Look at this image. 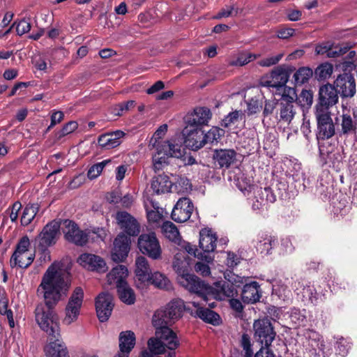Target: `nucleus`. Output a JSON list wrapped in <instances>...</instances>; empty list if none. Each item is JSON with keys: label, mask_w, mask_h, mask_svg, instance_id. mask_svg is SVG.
Returning <instances> with one entry per match:
<instances>
[{"label": "nucleus", "mask_w": 357, "mask_h": 357, "mask_svg": "<svg viewBox=\"0 0 357 357\" xmlns=\"http://www.w3.org/2000/svg\"><path fill=\"white\" fill-rule=\"evenodd\" d=\"M209 263H207L205 261H199L196 263L195 266V269L197 273L201 274L203 276H208L211 274L210 267L208 266Z\"/></svg>", "instance_id": "64"}, {"label": "nucleus", "mask_w": 357, "mask_h": 357, "mask_svg": "<svg viewBox=\"0 0 357 357\" xmlns=\"http://www.w3.org/2000/svg\"><path fill=\"white\" fill-rule=\"evenodd\" d=\"M242 117V112L241 111H234L229 113L223 120L222 126L229 127L238 121L239 119Z\"/></svg>", "instance_id": "58"}, {"label": "nucleus", "mask_w": 357, "mask_h": 357, "mask_svg": "<svg viewBox=\"0 0 357 357\" xmlns=\"http://www.w3.org/2000/svg\"><path fill=\"white\" fill-rule=\"evenodd\" d=\"M215 162L220 167H229L236 160V153L233 149L216 150L213 155Z\"/></svg>", "instance_id": "27"}, {"label": "nucleus", "mask_w": 357, "mask_h": 357, "mask_svg": "<svg viewBox=\"0 0 357 357\" xmlns=\"http://www.w3.org/2000/svg\"><path fill=\"white\" fill-rule=\"evenodd\" d=\"M294 250V247L289 238L287 237L281 240L280 252L282 255H287L291 253Z\"/></svg>", "instance_id": "62"}, {"label": "nucleus", "mask_w": 357, "mask_h": 357, "mask_svg": "<svg viewBox=\"0 0 357 357\" xmlns=\"http://www.w3.org/2000/svg\"><path fill=\"white\" fill-rule=\"evenodd\" d=\"M77 127L78 124L76 121H70L67 123L57 133V138L61 139V137L73 132Z\"/></svg>", "instance_id": "60"}, {"label": "nucleus", "mask_w": 357, "mask_h": 357, "mask_svg": "<svg viewBox=\"0 0 357 357\" xmlns=\"http://www.w3.org/2000/svg\"><path fill=\"white\" fill-rule=\"evenodd\" d=\"M138 248L140 252L153 259L161 257L162 249L155 233L142 234L138 238Z\"/></svg>", "instance_id": "5"}, {"label": "nucleus", "mask_w": 357, "mask_h": 357, "mask_svg": "<svg viewBox=\"0 0 357 357\" xmlns=\"http://www.w3.org/2000/svg\"><path fill=\"white\" fill-rule=\"evenodd\" d=\"M297 107L289 102H280V121L290 123L296 114Z\"/></svg>", "instance_id": "39"}, {"label": "nucleus", "mask_w": 357, "mask_h": 357, "mask_svg": "<svg viewBox=\"0 0 357 357\" xmlns=\"http://www.w3.org/2000/svg\"><path fill=\"white\" fill-rule=\"evenodd\" d=\"M120 228L129 236H137L139 233V225L137 220L126 211L117 213L116 217Z\"/></svg>", "instance_id": "20"}, {"label": "nucleus", "mask_w": 357, "mask_h": 357, "mask_svg": "<svg viewBox=\"0 0 357 357\" xmlns=\"http://www.w3.org/2000/svg\"><path fill=\"white\" fill-rule=\"evenodd\" d=\"M238 188L247 196L248 199L251 198V194L257 185L253 183L252 176H249L243 173L240 174L236 180Z\"/></svg>", "instance_id": "33"}, {"label": "nucleus", "mask_w": 357, "mask_h": 357, "mask_svg": "<svg viewBox=\"0 0 357 357\" xmlns=\"http://www.w3.org/2000/svg\"><path fill=\"white\" fill-rule=\"evenodd\" d=\"M183 135L185 137L184 143L186 147L192 150H198L204 146L203 131L201 129L185 127Z\"/></svg>", "instance_id": "18"}, {"label": "nucleus", "mask_w": 357, "mask_h": 357, "mask_svg": "<svg viewBox=\"0 0 357 357\" xmlns=\"http://www.w3.org/2000/svg\"><path fill=\"white\" fill-rule=\"evenodd\" d=\"M246 278L248 280L243 284L244 286L241 294L242 300L244 303H255L261 296L260 286L257 282H250V278L248 277Z\"/></svg>", "instance_id": "21"}, {"label": "nucleus", "mask_w": 357, "mask_h": 357, "mask_svg": "<svg viewBox=\"0 0 357 357\" xmlns=\"http://www.w3.org/2000/svg\"><path fill=\"white\" fill-rule=\"evenodd\" d=\"M254 337L264 346H270L275 337V332L269 319H262L253 324Z\"/></svg>", "instance_id": "6"}, {"label": "nucleus", "mask_w": 357, "mask_h": 357, "mask_svg": "<svg viewBox=\"0 0 357 357\" xmlns=\"http://www.w3.org/2000/svg\"><path fill=\"white\" fill-rule=\"evenodd\" d=\"M177 245L180 247L181 250H185L187 253L197 257L202 261H205L207 263H212L213 261V257L208 254L199 253L196 254L197 250L195 245L190 244L182 239L177 243Z\"/></svg>", "instance_id": "41"}, {"label": "nucleus", "mask_w": 357, "mask_h": 357, "mask_svg": "<svg viewBox=\"0 0 357 357\" xmlns=\"http://www.w3.org/2000/svg\"><path fill=\"white\" fill-rule=\"evenodd\" d=\"M130 238L123 233L119 234L114 241L111 257L114 261H123L130 251Z\"/></svg>", "instance_id": "9"}, {"label": "nucleus", "mask_w": 357, "mask_h": 357, "mask_svg": "<svg viewBox=\"0 0 357 357\" xmlns=\"http://www.w3.org/2000/svg\"><path fill=\"white\" fill-rule=\"evenodd\" d=\"M162 231L167 238L176 245L181 239L177 227L172 222H165L162 226Z\"/></svg>", "instance_id": "42"}, {"label": "nucleus", "mask_w": 357, "mask_h": 357, "mask_svg": "<svg viewBox=\"0 0 357 357\" xmlns=\"http://www.w3.org/2000/svg\"><path fill=\"white\" fill-rule=\"evenodd\" d=\"M349 49L348 46L332 47L328 44H322L316 47L315 52L317 54H326V57L335 58L344 55Z\"/></svg>", "instance_id": "29"}, {"label": "nucleus", "mask_w": 357, "mask_h": 357, "mask_svg": "<svg viewBox=\"0 0 357 357\" xmlns=\"http://www.w3.org/2000/svg\"><path fill=\"white\" fill-rule=\"evenodd\" d=\"M340 126L337 132L340 136H348L357 132V109L353 110L352 116L349 114H343L337 121Z\"/></svg>", "instance_id": "16"}, {"label": "nucleus", "mask_w": 357, "mask_h": 357, "mask_svg": "<svg viewBox=\"0 0 357 357\" xmlns=\"http://www.w3.org/2000/svg\"><path fill=\"white\" fill-rule=\"evenodd\" d=\"M188 266L189 263L185 257L177 253L174 257L173 268L177 273L178 282L190 292L201 297L205 302H208L211 298L224 301L236 296L237 289L248 280L245 277L236 275L231 271H226L224 273L226 281L215 282L214 287H211L194 274L190 273Z\"/></svg>", "instance_id": "2"}, {"label": "nucleus", "mask_w": 357, "mask_h": 357, "mask_svg": "<svg viewBox=\"0 0 357 357\" xmlns=\"http://www.w3.org/2000/svg\"><path fill=\"white\" fill-rule=\"evenodd\" d=\"M290 318L292 322L297 325H301L305 319V314L297 308H293L290 312Z\"/></svg>", "instance_id": "63"}, {"label": "nucleus", "mask_w": 357, "mask_h": 357, "mask_svg": "<svg viewBox=\"0 0 357 357\" xmlns=\"http://www.w3.org/2000/svg\"><path fill=\"white\" fill-rule=\"evenodd\" d=\"M39 210L38 204H28L23 210L21 216V224L23 226L29 225L36 217Z\"/></svg>", "instance_id": "43"}, {"label": "nucleus", "mask_w": 357, "mask_h": 357, "mask_svg": "<svg viewBox=\"0 0 357 357\" xmlns=\"http://www.w3.org/2000/svg\"><path fill=\"white\" fill-rule=\"evenodd\" d=\"M319 152L321 156L325 160V163H332L333 165H335L342 160L340 151L331 145L327 147L321 146Z\"/></svg>", "instance_id": "34"}, {"label": "nucleus", "mask_w": 357, "mask_h": 357, "mask_svg": "<svg viewBox=\"0 0 357 357\" xmlns=\"http://www.w3.org/2000/svg\"><path fill=\"white\" fill-rule=\"evenodd\" d=\"M315 116L317 121L319 136L321 139H328L335 135V129L331 112L321 107L315 111Z\"/></svg>", "instance_id": "7"}, {"label": "nucleus", "mask_w": 357, "mask_h": 357, "mask_svg": "<svg viewBox=\"0 0 357 357\" xmlns=\"http://www.w3.org/2000/svg\"><path fill=\"white\" fill-rule=\"evenodd\" d=\"M13 25L16 26V32L19 36L28 33L31 29V23L26 19H22L18 22H15Z\"/></svg>", "instance_id": "59"}, {"label": "nucleus", "mask_w": 357, "mask_h": 357, "mask_svg": "<svg viewBox=\"0 0 357 357\" xmlns=\"http://www.w3.org/2000/svg\"><path fill=\"white\" fill-rule=\"evenodd\" d=\"M284 56V53H279L275 55L269 56L258 61L261 67H271L277 64Z\"/></svg>", "instance_id": "56"}, {"label": "nucleus", "mask_w": 357, "mask_h": 357, "mask_svg": "<svg viewBox=\"0 0 357 357\" xmlns=\"http://www.w3.org/2000/svg\"><path fill=\"white\" fill-rule=\"evenodd\" d=\"M211 113L206 107H197L185 118V127L199 128V126L206 125L211 119Z\"/></svg>", "instance_id": "15"}, {"label": "nucleus", "mask_w": 357, "mask_h": 357, "mask_svg": "<svg viewBox=\"0 0 357 357\" xmlns=\"http://www.w3.org/2000/svg\"><path fill=\"white\" fill-rule=\"evenodd\" d=\"M149 278V280L146 281V285L151 284L158 289L165 290H169L172 287L167 277L159 271L151 273Z\"/></svg>", "instance_id": "35"}, {"label": "nucleus", "mask_w": 357, "mask_h": 357, "mask_svg": "<svg viewBox=\"0 0 357 357\" xmlns=\"http://www.w3.org/2000/svg\"><path fill=\"white\" fill-rule=\"evenodd\" d=\"M60 262H54L44 273L37 292L45 304L38 305L35 311L36 321L40 328L53 338L59 337L58 317L52 308L66 295L69 284L65 280Z\"/></svg>", "instance_id": "1"}, {"label": "nucleus", "mask_w": 357, "mask_h": 357, "mask_svg": "<svg viewBox=\"0 0 357 357\" xmlns=\"http://www.w3.org/2000/svg\"><path fill=\"white\" fill-rule=\"evenodd\" d=\"M319 102L315 106L316 110L323 107L329 111V107L337 103L338 100L337 91L331 84H326L319 89Z\"/></svg>", "instance_id": "14"}, {"label": "nucleus", "mask_w": 357, "mask_h": 357, "mask_svg": "<svg viewBox=\"0 0 357 357\" xmlns=\"http://www.w3.org/2000/svg\"><path fill=\"white\" fill-rule=\"evenodd\" d=\"M173 323L162 307L156 310L152 317V324L155 331L162 328H169Z\"/></svg>", "instance_id": "37"}, {"label": "nucleus", "mask_w": 357, "mask_h": 357, "mask_svg": "<svg viewBox=\"0 0 357 357\" xmlns=\"http://www.w3.org/2000/svg\"><path fill=\"white\" fill-rule=\"evenodd\" d=\"M63 232L66 239L78 245H84L88 240V234L79 229L76 223L70 220L63 221Z\"/></svg>", "instance_id": "8"}, {"label": "nucleus", "mask_w": 357, "mask_h": 357, "mask_svg": "<svg viewBox=\"0 0 357 357\" xmlns=\"http://www.w3.org/2000/svg\"><path fill=\"white\" fill-rule=\"evenodd\" d=\"M191 189L192 185L189 179L185 177L179 176L173 183L172 191L178 194H185L190 192Z\"/></svg>", "instance_id": "45"}, {"label": "nucleus", "mask_w": 357, "mask_h": 357, "mask_svg": "<svg viewBox=\"0 0 357 357\" xmlns=\"http://www.w3.org/2000/svg\"><path fill=\"white\" fill-rule=\"evenodd\" d=\"M162 308L174 323L182 317L186 309L184 301L180 298L172 300Z\"/></svg>", "instance_id": "26"}, {"label": "nucleus", "mask_w": 357, "mask_h": 357, "mask_svg": "<svg viewBox=\"0 0 357 357\" xmlns=\"http://www.w3.org/2000/svg\"><path fill=\"white\" fill-rule=\"evenodd\" d=\"M124 135L125 133L121 130L105 133L99 137L98 142L101 147L111 149L121 144Z\"/></svg>", "instance_id": "25"}, {"label": "nucleus", "mask_w": 357, "mask_h": 357, "mask_svg": "<svg viewBox=\"0 0 357 357\" xmlns=\"http://www.w3.org/2000/svg\"><path fill=\"white\" fill-rule=\"evenodd\" d=\"M55 341L50 342L45 348L47 357H70L65 344L55 338Z\"/></svg>", "instance_id": "32"}, {"label": "nucleus", "mask_w": 357, "mask_h": 357, "mask_svg": "<svg viewBox=\"0 0 357 357\" xmlns=\"http://www.w3.org/2000/svg\"><path fill=\"white\" fill-rule=\"evenodd\" d=\"M167 131V125L163 124L160 126L156 131L154 132L153 137H151L149 143V146L153 148L160 147L159 146V140L162 139L166 134Z\"/></svg>", "instance_id": "54"}, {"label": "nucleus", "mask_w": 357, "mask_h": 357, "mask_svg": "<svg viewBox=\"0 0 357 357\" xmlns=\"http://www.w3.org/2000/svg\"><path fill=\"white\" fill-rule=\"evenodd\" d=\"M259 56V54H255L250 52L241 53L238 55L236 60L231 63V65L243 66L257 59Z\"/></svg>", "instance_id": "53"}, {"label": "nucleus", "mask_w": 357, "mask_h": 357, "mask_svg": "<svg viewBox=\"0 0 357 357\" xmlns=\"http://www.w3.org/2000/svg\"><path fill=\"white\" fill-rule=\"evenodd\" d=\"M112 162L111 159L104 160L100 162H98L93 165L88 171L87 176L90 179L96 178L100 173L102 172L103 169L109 163Z\"/></svg>", "instance_id": "51"}, {"label": "nucleus", "mask_w": 357, "mask_h": 357, "mask_svg": "<svg viewBox=\"0 0 357 357\" xmlns=\"http://www.w3.org/2000/svg\"><path fill=\"white\" fill-rule=\"evenodd\" d=\"M241 346L245 351V357H252L253 352L251 349L250 338L248 334H243L241 339Z\"/></svg>", "instance_id": "61"}, {"label": "nucleus", "mask_w": 357, "mask_h": 357, "mask_svg": "<svg viewBox=\"0 0 357 357\" xmlns=\"http://www.w3.org/2000/svg\"><path fill=\"white\" fill-rule=\"evenodd\" d=\"M151 187L155 194H164L172 191L173 183L168 176L160 174L153 178Z\"/></svg>", "instance_id": "28"}, {"label": "nucleus", "mask_w": 357, "mask_h": 357, "mask_svg": "<svg viewBox=\"0 0 357 357\" xmlns=\"http://www.w3.org/2000/svg\"><path fill=\"white\" fill-rule=\"evenodd\" d=\"M222 130L217 127H213L206 133L203 132V140H204V145L206 144H213L221 137Z\"/></svg>", "instance_id": "52"}, {"label": "nucleus", "mask_w": 357, "mask_h": 357, "mask_svg": "<svg viewBox=\"0 0 357 357\" xmlns=\"http://www.w3.org/2000/svg\"><path fill=\"white\" fill-rule=\"evenodd\" d=\"M335 89L342 97L351 98L356 93V82L349 73L340 75L335 81Z\"/></svg>", "instance_id": "13"}, {"label": "nucleus", "mask_w": 357, "mask_h": 357, "mask_svg": "<svg viewBox=\"0 0 357 357\" xmlns=\"http://www.w3.org/2000/svg\"><path fill=\"white\" fill-rule=\"evenodd\" d=\"M312 75V70L307 67L299 68L294 74L293 78L296 85H301L307 82Z\"/></svg>", "instance_id": "47"}, {"label": "nucleus", "mask_w": 357, "mask_h": 357, "mask_svg": "<svg viewBox=\"0 0 357 357\" xmlns=\"http://www.w3.org/2000/svg\"><path fill=\"white\" fill-rule=\"evenodd\" d=\"M250 199L252 202V208L257 211L263 208L268 203H273L276 198L269 188H262L257 186L251 194Z\"/></svg>", "instance_id": "10"}, {"label": "nucleus", "mask_w": 357, "mask_h": 357, "mask_svg": "<svg viewBox=\"0 0 357 357\" xmlns=\"http://www.w3.org/2000/svg\"><path fill=\"white\" fill-rule=\"evenodd\" d=\"M135 275L137 279V286L138 288H142L146 285V281L149 280L151 275L149 265L146 259L144 257H139L135 261Z\"/></svg>", "instance_id": "24"}, {"label": "nucleus", "mask_w": 357, "mask_h": 357, "mask_svg": "<svg viewBox=\"0 0 357 357\" xmlns=\"http://www.w3.org/2000/svg\"><path fill=\"white\" fill-rule=\"evenodd\" d=\"M77 261L81 266L88 270L104 273L107 269L105 261L100 257L95 255L82 254Z\"/></svg>", "instance_id": "19"}, {"label": "nucleus", "mask_w": 357, "mask_h": 357, "mask_svg": "<svg viewBox=\"0 0 357 357\" xmlns=\"http://www.w3.org/2000/svg\"><path fill=\"white\" fill-rule=\"evenodd\" d=\"M120 353H123L129 356L130 352L135 345V335L131 331H123L120 333L119 337Z\"/></svg>", "instance_id": "30"}, {"label": "nucleus", "mask_w": 357, "mask_h": 357, "mask_svg": "<svg viewBox=\"0 0 357 357\" xmlns=\"http://www.w3.org/2000/svg\"><path fill=\"white\" fill-rule=\"evenodd\" d=\"M289 73L286 68L279 66L272 70L269 79L261 82V85L267 87L276 88L277 90L286 86L289 79Z\"/></svg>", "instance_id": "17"}, {"label": "nucleus", "mask_w": 357, "mask_h": 357, "mask_svg": "<svg viewBox=\"0 0 357 357\" xmlns=\"http://www.w3.org/2000/svg\"><path fill=\"white\" fill-rule=\"evenodd\" d=\"M194 206L188 197L180 198L172 212V218L177 222H184L190 219Z\"/></svg>", "instance_id": "11"}, {"label": "nucleus", "mask_w": 357, "mask_h": 357, "mask_svg": "<svg viewBox=\"0 0 357 357\" xmlns=\"http://www.w3.org/2000/svg\"><path fill=\"white\" fill-rule=\"evenodd\" d=\"M278 91L281 93V102L294 104L297 99V94L294 88L286 86Z\"/></svg>", "instance_id": "49"}, {"label": "nucleus", "mask_w": 357, "mask_h": 357, "mask_svg": "<svg viewBox=\"0 0 357 357\" xmlns=\"http://www.w3.org/2000/svg\"><path fill=\"white\" fill-rule=\"evenodd\" d=\"M333 72V65L324 63L319 66L315 70V75L319 79L329 78Z\"/></svg>", "instance_id": "50"}, {"label": "nucleus", "mask_w": 357, "mask_h": 357, "mask_svg": "<svg viewBox=\"0 0 357 357\" xmlns=\"http://www.w3.org/2000/svg\"><path fill=\"white\" fill-rule=\"evenodd\" d=\"M276 243V240L271 236H261L257 238L255 247L257 251L264 255L271 253L273 248Z\"/></svg>", "instance_id": "38"}, {"label": "nucleus", "mask_w": 357, "mask_h": 357, "mask_svg": "<svg viewBox=\"0 0 357 357\" xmlns=\"http://www.w3.org/2000/svg\"><path fill=\"white\" fill-rule=\"evenodd\" d=\"M135 106V102L134 100H128L114 105L112 108V112L115 116H122L125 112L128 111L130 108H133Z\"/></svg>", "instance_id": "55"}, {"label": "nucleus", "mask_w": 357, "mask_h": 357, "mask_svg": "<svg viewBox=\"0 0 357 357\" xmlns=\"http://www.w3.org/2000/svg\"><path fill=\"white\" fill-rule=\"evenodd\" d=\"M128 275L127 268L123 265H119L107 274V280L109 284H115L118 287L120 284L126 282V278Z\"/></svg>", "instance_id": "31"}, {"label": "nucleus", "mask_w": 357, "mask_h": 357, "mask_svg": "<svg viewBox=\"0 0 357 357\" xmlns=\"http://www.w3.org/2000/svg\"><path fill=\"white\" fill-rule=\"evenodd\" d=\"M113 307V296L112 294L102 292L98 296L96 301V308L97 316L101 322L109 319Z\"/></svg>", "instance_id": "12"}, {"label": "nucleus", "mask_w": 357, "mask_h": 357, "mask_svg": "<svg viewBox=\"0 0 357 357\" xmlns=\"http://www.w3.org/2000/svg\"><path fill=\"white\" fill-rule=\"evenodd\" d=\"M192 303L194 307H197L196 315L199 318L213 325L219 324L220 316L218 314L210 309L199 307V304L195 301Z\"/></svg>", "instance_id": "36"}, {"label": "nucleus", "mask_w": 357, "mask_h": 357, "mask_svg": "<svg viewBox=\"0 0 357 357\" xmlns=\"http://www.w3.org/2000/svg\"><path fill=\"white\" fill-rule=\"evenodd\" d=\"M305 336L310 341V345L315 351L318 349L320 351H324L325 344L322 340V337L318 333L312 330H309L306 332Z\"/></svg>", "instance_id": "44"}, {"label": "nucleus", "mask_w": 357, "mask_h": 357, "mask_svg": "<svg viewBox=\"0 0 357 357\" xmlns=\"http://www.w3.org/2000/svg\"><path fill=\"white\" fill-rule=\"evenodd\" d=\"M217 236L211 229L204 228L199 232V247L204 254L213 252L216 248Z\"/></svg>", "instance_id": "23"}, {"label": "nucleus", "mask_w": 357, "mask_h": 357, "mask_svg": "<svg viewBox=\"0 0 357 357\" xmlns=\"http://www.w3.org/2000/svg\"><path fill=\"white\" fill-rule=\"evenodd\" d=\"M350 349L349 342L344 338H340L335 346L336 354L342 357H344L347 355Z\"/></svg>", "instance_id": "57"}, {"label": "nucleus", "mask_w": 357, "mask_h": 357, "mask_svg": "<svg viewBox=\"0 0 357 357\" xmlns=\"http://www.w3.org/2000/svg\"><path fill=\"white\" fill-rule=\"evenodd\" d=\"M29 248V238L26 236L21 238L10 258V265L22 268H26L31 265L34 259L35 255L30 250Z\"/></svg>", "instance_id": "3"}, {"label": "nucleus", "mask_w": 357, "mask_h": 357, "mask_svg": "<svg viewBox=\"0 0 357 357\" xmlns=\"http://www.w3.org/2000/svg\"><path fill=\"white\" fill-rule=\"evenodd\" d=\"M60 223L57 221H52L48 223L40 234V243L45 246L54 244L56 238L59 234Z\"/></svg>", "instance_id": "22"}, {"label": "nucleus", "mask_w": 357, "mask_h": 357, "mask_svg": "<svg viewBox=\"0 0 357 357\" xmlns=\"http://www.w3.org/2000/svg\"><path fill=\"white\" fill-rule=\"evenodd\" d=\"M156 151V153L153 155V167L155 171H158L167 163L168 156L161 146L157 147Z\"/></svg>", "instance_id": "46"}, {"label": "nucleus", "mask_w": 357, "mask_h": 357, "mask_svg": "<svg viewBox=\"0 0 357 357\" xmlns=\"http://www.w3.org/2000/svg\"><path fill=\"white\" fill-rule=\"evenodd\" d=\"M161 147L168 157L179 158L183 155V151L181 149V146L178 144H172L169 142H164Z\"/></svg>", "instance_id": "48"}, {"label": "nucleus", "mask_w": 357, "mask_h": 357, "mask_svg": "<svg viewBox=\"0 0 357 357\" xmlns=\"http://www.w3.org/2000/svg\"><path fill=\"white\" fill-rule=\"evenodd\" d=\"M116 289L119 298L122 302L128 305H132L135 303V294L127 282L119 284Z\"/></svg>", "instance_id": "40"}, {"label": "nucleus", "mask_w": 357, "mask_h": 357, "mask_svg": "<svg viewBox=\"0 0 357 357\" xmlns=\"http://www.w3.org/2000/svg\"><path fill=\"white\" fill-rule=\"evenodd\" d=\"M84 300V291L82 287H76L70 295L65 308V317L63 322L70 325L77 321L80 314Z\"/></svg>", "instance_id": "4"}]
</instances>
